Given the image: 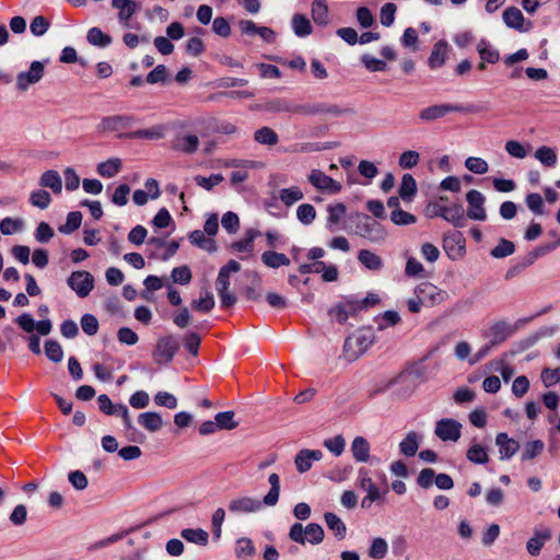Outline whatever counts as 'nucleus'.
Masks as SVG:
<instances>
[{
  "instance_id": "nucleus-41",
  "label": "nucleus",
  "mask_w": 560,
  "mask_h": 560,
  "mask_svg": "<svg viewBox=\"0 0 560 560\" xmlns=\"http://www.w3.org/2000/svg\"><path fill=\"white\" fill-rule=\"evenodd\" d=\"M419 448V438L413 431L409 432L399 443L400 453L406 456H413Z\"/></svg>"
},
{
  "instance_id": "nucleus-62",
  "label": "nucleus",
  "mask_w": 560,
  "mask_h": 560,
  "mask_svg": "<svg viewBox=\"0 0 560 560\" xmlns=\"http://www.w3.org/2000/svg\"><path fill=\"white\" fill-rule=\"evenodd\" d=\"M397 7L395 3L387 2L381 8V23L382 25L388 27L390 26L395 21V13H396Z\"/></svg>"
},
{
  "instance_id": "nucleus-20",
  "label": "nucleus",
  "mask_w": 560,
  "mask_h": 560,
  "mask_svg": "<svg viewBox=\"0 0 560 560\" xmlns=\"http://www.w3.org/2000/svg\"><path fill=\"white\" fill-rule=\"evenodd\" d=\"M113 416L121 417L129 441H132V442H142L143 441V439H144L143 434L139 433L137 431V429L133 427L128 408L125 405H121V404L116 405L115 412Z\"/></svg>"
},
{
  "instance_id": "nucleus-49",
  "label": "nucleus",
  "mask_w": 560,
  "mask_h": 560,
  "mask_svg": "<svg viewBox=\"0 0 560 560\" xmlns=\"http://www.w3.org/2000/svg\"><path fill=\"white\" fill-rule=\"evenodd\" d=\"M535 158L544 165L551 167L557 163L556 151L549 147H540L535 152Z\"/></svg>"
},
{
  "instance_id": "nucleus-23",
  "label": "nucleus",
  "mask_w": 560,
  "mask_h": 560,
  "mask_svg": "<svg viewBox=\"0 0 560 560\" xmlns=\"http://www.w3.org/2000/svg\"><path fill=\"white\" fill-rule=\"evenodd\" d=\"M467 213L460 203L446 206L444 220L452 223L454 228H464L467 223Z\"/></svg>"
},
{
  "instance_id": "nucleus-25",
  "label": "nucleus",
  "mask_w": 560,
  "mask_h": 560,
  "mask_svg": "<svg viewBox=\"0 0 560 560\" xmlns=\"http://www.w3.org/2000/svg\"><path fill=\"white\" fill-rule=\"evenodd\" d=\"M39 186L51 189L56 195L62 191V180L59 173L55 170L46 171L39 178Z\"/></svg>"
},
{
  "instance_id": "nucleus-16",
  "label": "nucleus",
  "mask_w": 560,
  "mask_h": 560,
  "mask_svg": "<svg viewBox=\"0 0 560 560\" xmlns=\"http://www.w3.org/2000/svg\"><path fill=\"white\" fill-rule=\"evenodd\" d=\"M136 118L131 115H114L104 117L100 124V128L103 131H120L131 128Z\"/></svg>"
},
{
  "instance_id": "nucleus-6",
  "label": "nucleus",
  "mask_w": 560,
  "mask_h": 560,
  "mask_svg": "<svg viewBox=\"0 0 560 560\" xmlns=\"http://www.w3.org/2000/svg\"><path fill=\"white\" fill-rule=\"evenodd\" d=\"M517 327L506 320L493 322L483 332V338L491 341V345H500L516 331Z\"/></svg>"
},
{
  "instance_id": "nucleus-17",
  "label": "nucleus",
  "mask_w": 560,
  "mask_h": 560,
  "mask_svg": "<svg viewBox=\"0 0 560 560\" xmlns=\"http://www.w3.org/2000/svg\"><path fill=\"white\" fill-rule=\"evenodd\" d=\"M362 310V305L357 300H347L337 304L335 307L329 310V315L334 316L338 323L343 324L347 322L349 316H354Z\"/></svg>"
},
{
  "instance_id": "nucleus-59",
  "label": "nucleus",
  "mask_w": 560,
  "mask_h": 560,
  "mask_svg": "<svg viewBox=\"0 0 560 560\" xmlns=\"http://www.w3.org/2000/svg\"><path fill=\"white\" fill-rule=\"evenodd\" d=\"M420 160V155L417 151L408 150L400 154L399 156V166L404 170H409L415 167Z\"/></svg>"
},
{
  "instance_id": "nucleus-13",
  "label": "nucleus",
  "mask_w": 560,
  "mask_h": 560,
  "mask_svg": "<svg viewBox=\"0 0 560 560\" xmlns=\"http://www.w3.org/2000/svg\"><path fill=\"white\" fill-rule=\"evenodd\" d=\"M415 294L423 300L425 304L434 305L443 302L447 294L430 282H423L417 285Z\"/></svg>"
},
{
  "instance_id": "nucleus-39",
  "label": "nucleus",
  "mask_w": 560,
  "mask_h": 560,
  "mask_svg": "<svg viewBox=\"0 0 560 560\" xmlns=\"http://www.w3.org/2000/svg\"><path fill=\"white\" fill-rule=\"evenodd\" d=\"M358 259L370 270H380L383 266L381 257L369 249L360 250Z\"/></svg>"
},
{
  "instance_id": "nucleus-26",
  "label": "nucleus",
  "mask_w": 560,
  "mask_h": 560,
  "mask_svg": "<svg viewBox=\"0 0 560 560\" xmlns=\"http://www.w3.org/2000/svg\"><path fill=\"white\" fill-rule=\"evenodd\" d=\"M138 421L149 432H156L163 425L162 417L154 411L140 413Z\"/></svg>"
},
{
  "instance_id": "nucleus-7",
  "label": "nucleus",
  "mask_w": 560,
  "mask_h": 560,
  "mask_svg": "<svg viewBox=\"0 0 560 560\" xmlns=\"http://www.w3.org/2000/svg\"><path fill=\"white\" fill-rule=\"evenodd\" d=\"M68 285L80 298H85L94 288V278L88 271H73L67 280Z\"/></svg>"
},
{
  "instance_id": "nucleus-14",
  "label": "nucleus",
  "mask_w": 560,
  "mask_h": 560,
  "mask_svg": "<svg viewBox=\"0 0 560 560\" xmlns=\"http://www.w3.org/2000/svg\"><path fill=\"white\" fill-rule=\"evenodd\" d=\"M308 182L318 190L328 191L331 194L339 192L341 190L340 183L326 175L319 170H313L308 175Z\"/></svg>"
},
{
  "instance_id": "nucleus-50",
  "label": "nucleus",
  "mask_w": 560,
  "mask_h": 560,
  "mask_svg": "<svg viewBox=\"0 0 560 560\" xmlns=\"http://www.w3.org/2000/svg\"><path fill=\"white\" fill-rule=\"evenodd\" d=\"M469 462L474 464H486L489 460L486 450L480 444L471 445L466 454Z\"/></svg>"
},
{
  "instance_id": "nucleus-51",
  "label": "nucleus",
  "mask_w": 560,
  "mask_h": 560,
  "mask_svg": "<svg viewBox=\"0 0 560 560\" xmlns=\"http://www.w3.org/2000/svg\"><path fill=\"white\" fill-rule=\"evenodd\" d=\"M214 298L211 292L205 291V296L199 298L198 300H194L191 302V307L198 312H210L214 307Z\"/></svg>"
},
{
  "instance_id": "nucleus-34",
  "label": "nucleus",
  "mask_w": 560,
  "mask_h": 560,
  "mask_svg": "<svg viewBox=\"0 0 560 560\" xmlns=\"http://www.w3.org/2000/svg\"><path fill=\"white\" fill-rule=\"evenodd\" d=\"M189 240L194 245H197L198 247L213 253L217 250V244L213 238H208L205 236V232L200 230H195L189 234Z\"/></svg>"
},
{
  "instance_id": "nucleus-36",
  "label": "nucleus",
  "mask_w": 560,
  "mask_h": 560,
  "mask_svg": "<svg viewBox=\"0 0 560 560\" xmlns=\"http://www.w3.org/2000/svg\"><path fill=\"white\" fill-rule=\"evenodd\" d=\"M121 168V160L118 158L108 159L97 165V173L107 178L114 177Z\"/></svg>"
},
{
  "instance_id": "nucleus-43",
  "label": "nucleus",
  "mask_w": 560,
  "mask_h": 560,
  "mask_svg": "<svg viewBox=\"0 0 560 560\" xmlns=\"http://www.w3.org/2000/svg\"><path fill=\"white\" fill-rule=\"evenodd\" d=\"M312 18L316 24L326 25L328 23V7L325 0L313 1Z\"/></svg>"
},
{
  "instance_id": "nucleus-47",
  "label": "nucleus",
  "mask_w": 560,
  "mask_h": 560,
  "mask_svg": "<svg viewBox=\"0 0 560 560\" xmlns=\"http://www.w3.org/2000/svg\"><path fill=\"white\" fill-rule=\"evenodd\" d=\"M81 222L82 213L80 211H72L68 213L66 223L59 226V232L62 234H71L80 228Z\"/></svg>"
},
{
  "instance_id": "nucleus-22",
  "label": "nucleus",
  "mask_w": 560,
  "mask_h": 560,
  "mask_svg": "<svg viewBox=\"0 0 560 560\" xmlns=\"http://www.w3.org/2000/svg\"><path fill=\"white\" fill-rule=\"evenodd\" d=\"M495 443L499 446L501 459L511 458L520 448L518 442L510 439L506 433H499L495 438Z\"/></svg>"
},
{
  "instance_id": "nucleus-27",
  "label": "nucleus",
  "mask_w": 560,
  "mask_h": 560,
  "mask_svg": "<svg viewBox=\"0 0 560 560\" xmlns=\"http://www.w3.org/2000/svg\"><path fill=\"white\" fill-rule=\"evenodd\" d=\"M199 147V139L195 135H186L175 140L174 149L184 153H195Z\"/></svg>"
},
{
  "instance_id": "nucleus-48",
  "label": "nucleus",
  "mask_w": 560,
  "mask_h": 560,
  "mask_svg": "<svg viewBox=\"0 0 560 560\" xmlns=\"http://www.w3.org/2000/svg\"><path fill=\"white\" fill-rule=\"evenodd\" d=\"M515 250V245L513 242L501 238L495 247H493L490 252L491 256L494 258H504L512 255Z\"/></svg>"
},
{
  "instance_id": "nucleus-33",
  "label": "nucleus",
  "mask_w": 560,
  "mask_h": 560,
  "mask_svg": "<svg viewBox=\"0 0 560 560\" xmlns=\"http://www.w3.org/2000/svg\"><path fill=\"white\" fill-rule=\"evenodd\" d=\"M324 518L327 527L332 530L338 539H343L347 527L339 516L332 512H326Z\"/></svg>"
},
{
  "instance_id": "nucleus-19",
  "label": "nucleus",
  "mask_w": 560,
  "mask_h": 560,
  "mask_svg": "<svg viewBox=\"0 0 560 560\" xmlns=\"http://www.w3.org/2000/svg\"><path fill=\"white\" fill-rule=\"evenodd\" d=\"M322 457V451L307 448L301 450L294 459L298 471L301 474L308 471L312 468L313 462L320 460Z\"/></svg>"
},
{
  "instance_id": "nucleus-63",
  "label": "nucleus",
  "mask_w": 560,
  "mask_h": 560,
  "mask_svg": "<svg viewBox=\"0 0 560 560\" xmlns=\"http://www.w3.org/2000/svg\"><path fill=\"white\" fill-rule=\"evenodd\" d=\"M235 553L238 558L252 557L255 553V547L249 538H240L236 542Z\"/></svg>"
},
{
  "instance_id": "nucleus-45",
  "label": "nucleus",
  "mask_w": 560,
  "mask_h": 560,
  "mask_svg": "<svg viewBox=\"0 0 560 560\" xmlns=\"http://www.w3.org/2000/svg\"><path fill=\"white\" fill-rule=\"evenodd\" d=\"M88 42L91 45L100 46V47H107L112 44V37L107 34H105L101 28L98 27H92L88 32Z\"/></svg>"
},
{
  "instance_id": "nucleus-32",
  "label": "nucleus",
  "mask_w": 560,
  "mask_h": 560,
  "mask_svg": "<svg viewBox=\"0 0 560 560\" xmlns=\"http://www.w3.org/2000/svg\"><path fill=\"white\" fill-rule=\"evenodd\" d=\"M261 261L269 268H279L281 266H289L290 259L282 253L267 250L261 255Z\"/></svg>"
},
{
  "instance_id": "nucleus-56",
  "label": "nucleus",
  "mask_w": 560,
  "mask_h": 560,
  "mask_svg": "<svg viewBox=\"0 0 560 560\" xmlns=\"http://www.w3.org/2000/svg\"><path fill=\"white\" fill-rule=\"evenodd\" d=\"M387 542L385 539L378 537L374 538L369 550V556L373 559H383L387 553Z\"/></svg>"
},
{
  "instance_id": "nucleus-9",
  "label": "nucleus",
  "mask_w": 560,
  "mask_h": 560,
  "mask_svg": "<svg viewBox=\"0 0 560 560\" xmlns=\"http://www.w3.org/2000/svg\"><path fill=\"white\" fill-rule=\"evenodd\" d=\"M14 322L23 331L27 334H32L36 329L39 335L47 336L50 334L52 328V323L50 319H42L36 323L30 313L21 314L14 319Z\"/></svg>"
},
{
  "instance_id": "nucleus-55",
  "label": "nucleus",
  "mask_w": 560,
  "mask_h": 560,
  "mask_svg": "<svg viewBox=\"0 0 560 560\" xmlns=\"http://www.w3.org/2000/svg\"><path fill=\"white\" fill-rule=\"evenodd\" d=\"M296 217L305 225L311 224L316 217L315 208L310 203H303L299 206L296 210Z\"/></svg>"
},
{
  "instance_id": "nucleus-15",
  "label": "nucleus",
  "mask_w": 560,
  "mask_h": 560,
  "mask_svg": "<svg viewBox=\"0 0 560 560\" xmlns=\"http://www.w3.org/2000/svg\"><path fill=\"white\" fill-rule=\"evenodd\" d=\"M265 503L250 497H237L230 501L229 511L234 514L255 513L262 509Z\"/></svg>"
},
{
  "instance_id": "nucleus-28",
  "label": "nucleus",
  "mask_w": 560,
  "mask_h": 560,
  "mask_svg": "<svg viewBox=\"0 0 560 560\" xmlns=\"http://www.w3.org/2000/svg\"><path fill=\"white\" fill-rule=\"evenodd\" d=\"M447 52V43L439 40L434 44L431 55L429 57V66L432 69L439 68L444 65L445 56Z\"/></svg>"
},
{
  "instance_id": "nucleus-2",
  "label": "nucleus",
  "mask_w": 560,
  "mask_h": 560,
  "mask_svg": "<svg viewBox=\"0 0 560 560\" xmlns=\"http://www.w3.org/2000/svg\"><path fill=\"white\" fill-rule=\"evenodd\" d=\"M371 331L359 330L349 336L343 345V357L348 362L360 358L373 343Z\"/></svg>"
},
{
  "instance_id": "nucleus-30",
  "label": "nucleus",
  "mask_w": 560,
  "mask_h": 560,
  "mask_svg": "<svg viewBox=\"0 0 560 560\" xmlns=\"http://www.w3.org/2000/svg\"><path fill=\"white\" fill-rule=\"evenodd\" d=\"M180 536L188 542L199 546H207L209 541V534L202 528H185Z\"/></svg>"
},
{
  "instance_id": "nucleus-37",
  "label": "nucleus",
  "mask_w": 560,
  "mask_h": 560,
  "mask_svg": "<svg viewBox=\"0 0 560 560\" xmlns=\"http://www.w3.org/2000/svg\"><path fill=\"white\" fill-rule=\"evenodd\" d=\"M254 140L260 144L276 145L279 141V137L270 127H261L255 131Z\"/></svg>"
},
{
  "instance_id": "nucleus-5",
  "label": "nucleus",
  "mask_w": 560,
  "mask_h": 560,
  "mask_svg": "<svg viewBox=\"0 0 560 560\" xmlns=\"http://www.w3.org/2000/svg\"><path fill=\"white\" fill-rule=\"evenodd\" d=\"M179 349L178 341L173 336H165L158 340L153 351V359L158 364L170 363Z\"/></svg>"
},
{
  "instance_id": "nucleus-44",
  "label": "nucleus",
  "mask_w": 560,
  "mask_h": 560,
  "mask_svg": "<svg viewBox=\"0 0 560 560\" xmlns=\"http://www.w3.org/2000/svg\"><path fill=\"white\" fill-rule=\"evenodd\" d=\"M304 197L303 191L298 186L290 188H283L279 191V199L287 206L290 207L293 203L302 200Z\"/></svg>"
},
{
  "instance_id": "nucleus-11",
  "label": "nucleus",
  "mask_w": 560,
  "mask_h": 560,
  "mask_svg": "<svg viewBox=\"0 0 560 560\" xmlns=\"http://www.w3.org/2000/svg\"><path fill=\"white\" fill-rule=\"evenodd\" d=\"M357 229L360 236L368 238L373 243H381L386 238L384 228L368 215L364 217L363 222L358 224Z\"/></svg>"
},
{
  "instance_id": "nucleus-24",
  "label": "nucleus",
  "mask_w": 560,
  "mask_h": 560,
  "mask_svg": "<svg viewBox=\"0 0 560 560\" xmlns=\"http://www.w3.org/2000/svg\"><path fill=\"white\" fill-rule=\"evenodd\" d=\"M370 443L364 436H355L351 443V453L359 463H366L370 459Z\"/></svg>"
},
{
  "instance_id": "nucleus-31",
  "label": "nucleus",
  "mask_w": 560,
  "mask_h": 560,
  "mask_svg": "<svg viewBox=\"0 0 560 560\" xmlns=\"http://www.w3.org/2000/svg\"><path fill=\"white\" fill-rule=\"evenodd\" d=\"M268 481L270 483V490L264 497L262 502L267 506H273L279 501L280 495V478L278 474L273 472L269 476Z\"/></svg>"
},
{
  "instance_id": "nucleus-35",
  "label": "nucleus",
  "mask_w": 560,
  "mask_h": 560,
  "mask_svg": "<svg viewBox=\"0 0 560 560\" xmlns=\"http://www.w3.org/2000/svg\"><path fill=\"white\" fill-rule=\"evenodd\" d=\"M260 235V232L254 229L247 230L245 237L231 244V248L235 252H253L254 240Z\"/></svg>"
},
{
  "instance_id": "nucleus-46",
  "label": "nucleus",
  "mask_w": 560,
  "mask_h": 560,
  "mask_svg": "<svg viewBox=\"0 0 560 560\" xmlns=\"http://www.w3.org/2000/svg\"><path fill=\"white\" fill-rule=\"evenodd\" d=\"M545 448V444L541 440H535L527 442L524 445L523 452H522V460H529L534 459L538 455L542 453Z\"/></svg>"
},
{
  "instance_id": "nucleus-29",
  "label": "nucleus",
  "mask_w": 560,
  "mask_h": 560,
  "mask_svg": "<svg viewBox=\"0 0 560 560\" xmlns=\"http://www.w3.org/2000/svg\"><path fill=\"white\" fill-rule=\"evenodd\" d=\"M417 192V183L411 174H404L399 186V197L405 201H410Z\"/></svg>"
},
{
  "instance_id": "nucleus-18",
  "label": "nucleus",
  "mask_w": 560,
  "mask_h": 560,
  "mask_svg": "<svg viewBox=\"0 0 560 560\" xmlns=\"http://www.w3.org/2000/svg\"><path fill=\"white\" fill-rule=\"evenodd\" d=\"M552 537V533L549 528L535 529L533 537L526 542L527 552L536 557L540 553L544 545Z\"/></svg>"
},
{
  "instance_id": "nucleus-10",
  "label": "nucleus",
  "mask_w": 560,
  "mask_h": 560,
  "mask_svg": "<svg viewBox=\"0 0 560 560\" xmlns=\"http://www.w3.org/2000/svg\"><path fill=\"white\" fill-rule=\"evenodd\" d=\"M466 200L468 202L467 217L471 220L485 221L487 219V212L485 209V196L476 189H471L466 194Z\"/></svg>"
},
{
  "instance_id": "nucleus-64",
  "label": "nucleus",
  "mask_w": 560,
  "mask_h": 560,
  "mask_svg": "<svg viewBox=\"0 0 560 560\" xmlns=\"http://www.w3.org/2000/svg\"><path fill=\"white\" fill-rule=\"evenodd\" d=\"M324 446L328 448L332 454L339 456L343 453L346 441L341 435H336L331 439L324 441Z\"/></svg>"
},
{
  "instance_id": "nucleus-60",
  "label": "nucleus",
  "mask_w": 560,
  "mask_h": 560,
  "mask_svg": "<svg viewBox=\"0 0 560 560\" xmlns=\"http://www.w3.org/2000/svg\"><path fill=\"white\" fill-rule=\"evenodd\" d=\"M23 221L21 219L4 218L0 222V230L4 235L16 233L23 229Z\"/></svg>"
},
{
  "instance_id": "nucleus-42",
  "label": "nucleus",
  "mask_w": 560,
  "mask_h": 560,
  "mask_svg": "<svg viewBox=\"0 0 560 560\" xmlns=\"http://www.w3.org/2000/svg\"><path fill=\"white\" fill-rule=\"evenodd\" d=\"M292 26L296 36L305 37L312 33L310 20L303 14H294L292 18Z\"/></svg>"
},
{
  "instance_id": "nucleus-54",
  "label": "nucleus",
  "mask_w": 560,
  "mask_h": 560,
  "mask_svg": "<svg viewBox=\"0 0 560 560\" xmlns=\"http://www.w3.org/2000/svg\"><path fill=\"white\" fill-rule=\"evenodd\" d=\"M327 211H328V219H327L328 228H330L331 225L338 224L340 222V220L346 214L347 209L343 203L338 202L336 205L328 206Z\"/></svg>"
},
{
  "instance_id": "nucleus-57",
  "label": "nucleus",
  "mask_w": 560,
  "mask_h": 560,
  "mask_svg": "<svg viewBox=\"0 0 560 560\" xmlns=\"http://www.w3.org/2000/svg\"><path fill=\"white\" fill-rule=\"evenodd\" d=\"M465 166L472 173L483 175L488 172V163L481 158L470 156L466 159Z\"/></svg>"
},
{
  "instance_id": "nucleus-53",
  "label": "nucleus",
  "mask_w": 560,
  "mask_h": 560,
  "mask_svg": "<svg viewBox=\"0 0 560 560\" xmlns=\"http://www.w3.org/2000/svg\"><path fill=\"white\" fill-rule=\"evenodd\" d=\"M215 422L218 429L232 430L238 425V422L234 420L233 411H223L215 415Z\"/></svg>"
},
{
  "instance_id": "nucleus-4",
  "label": "nucleus",
  "mask_w": 560,
  "mask_h": 560,
  "mask_svg": "<svg viewBox=\"0 0 560 560\" xmlns=\"http://www.w3.org/2000/svg\"><path fill=\"white\" fill-rule=\"evenodd\" d=\"M266 109L272 113H289L293 115H313L316 110L310 104H296L284 98H276L266 104Z\"/></svg>"
},
{
  "instance_id": "nucleus-52",
  "label": "nucleus",
  "mask_w": 560,
  "mask_h": 560,
  "mask_svg": "<svg viewBox=\"0 0 560 560\" xmlns=\"http://www.w3.org/2000/svg\"><path fill=\"white\" fill-rule=\"evenodd\" d=\"M30 202L39 209H46L51 202L50 194L44 189L34 190L30 196Z\"/></svg>"
},
{
  "instance_id": "nucleus-40",
  "label": "nucleus",
  "mask_w": 560,
  "mask_h": 560,
  "mask_svg": "<svg viewBox=\"0 0 560 560\" xmlns=\"http://www.w3.org/2000/svg\"><path fill=\"white\" fill-rule=\"evenodd\" d=\"M164 136V127L163 126H153L149 129H140L137 131H132L127 133L126 137L130 139H161Z\"/></svg>"
},
{
  "instance_id": "nucleus-61",
  "label": "nucleus",
  "mask_w": 560,
  "mask_h": 560,
  "mask_svg": "<svg viewBox=\"0 0 560 560\" xmlns=\"http://www.w3.org/2000/svg\"><path fill=\"white\" fill-rule=\"evenodd\" d=\"M390 220L393 223H395L397 225H409V224H413L417 221V219L413 214H411L407 211H404L401 209H395L390 213Z\"/></svg>"
},
{
  "instance_id": "nucleus-3",
  "label": "nucleus",
  "mask_w": 560,
  "mask_h": 560,
  "mask_svg": "<svg viewBox=\"0 0 560 560\" xmlns=\"http://www.w3.org/2000/svg\"><path fill=\"white\" fill-rule=\"evenodd\" d=\"M324 529L317 523H310L305 527L301 523H294L289 530V538L301 545H304L306 541L312 545H318L324 540Z\"/></svg>"
},
{
  "instance_id": "nucleus-8",
  "label": "nucleus",
  "mask_w": 560,
  "mask_h": 560,
  "mask_svg": "<svg viewBox=\"0 0 560 560\" xmlns=\"http://www.w3.org/2000/svg\"><path fill=\"white\" fill-rule=\"evenodd\" d=\"M435 435L443 442H457L462 433V424L455 419H441L435 424Z\"/></svg>"
},
{
  "instance_id": "nucleus-12",
  "label": "nucleus",
  "mask_w": 560,
  "mask_h": 560,
  "mask_svg": "<svg viewBox=\"0 0 560 560\" xmlns=\"http://www.w3.org/2000/svg\"><path fill=\"white\" fill-rule=\"evenodd\" d=\"M45 67L40 61H33L28 71L21 72L16 77V88L25 92L31 84L39 82L44 75Z\"/></svg>"
},
{
  "instance_id": "nucleus-38",
  "label": "nucleus",
  "mask_w": 560,
  "mask_h": 560,
  "mask_svg": "<svg viewBox=\"0 0 560 560\" xmlns=\"http://www.w3.org/2000/svg\"><path fill=\"white\" fill-rule=\"evenodd\" d=\"M504 23L512 28H522L524 22V15L520 9L510 7L503 12Z\"/></svg>"
},
{
  "instance_id": "nucleus-21",
  "label": "nucleus",
  "mask_w": 560,
  "mask_h": 560,
  "mask_svg": "<svg viewBox=\"0 0 560 560\" xmlns=\"http://www.w3.org/2000/svg\"><path fill=\"white\" fill-rule=\"evenodd\" d=\"M359 485L361 489L366 491V500L373 503L381 499V491L369 476V471L365 468L359 469Z\"/></svg>"
},
{
  "instance_id": "nucleus-58",
  "label": "nucleus",
  "mask_w": 560,
  "mask_h": 560,
  "mask_svg": "<svg viewBox=\"0 0 560 560\" xmlns=\"http://www.w3.org/2000/svg\"><path fill=\"white\" fill-rule=\"evenodd\" d=\"M45 353L52 362H60L63 358L62 348L56 340H47L45 342Z\"/></svg>"
},
{
  "instance_id": "nucleus-1",
  "label": "nucleus",
  "mask_w": 560,
  "mask_h": 560,
  "mask_svg": "<svg viewBox=\"0 0 560 560\" xmlns=\"http://www.w3.org/2000/svg\"><path fill=\"white\" fill-rule=\"evenodd\" d=\"M480 106L476 105H460V104H451V103H443V104H434L430 105L428 107L422 108L418 116L419 119L422 122H433L438 119H441L448 115L450 113H471L476 114L481 112Z\"/></svg>"
}]
</instances>
